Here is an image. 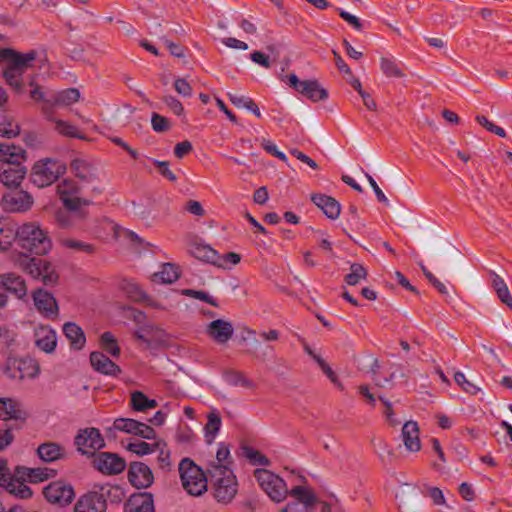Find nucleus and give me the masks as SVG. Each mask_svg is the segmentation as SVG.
Returning a JSON list of instances; mask_svg holds the SVG:
<instances>
[{
	"instance_id": "f257e3e1",
	"label": "nucleus",
	"mask_w": 512,
	"mask_h": 512,
	"mask_svg": "<svg viewBox=\"0 0 512 512\" xmlns=\"http://www.w3.org/2000/svg\"><path fill=\"white\" fill-rule=\"evenodd\" d=\"M26 151L14 144H0V181L7 187H17L26 174L23 161Z\"/></svg>"
},
{
	"instance_id": "f03ea898",
	"label": "nucleus",
	"mask_w": 512,
	"mask_h": 512,
	"mask_svg": "<svg viewBox=\"0 0 512 512\" xmlns=\"http://www.w3.org/2000/svg\"><path fill=\"white\" fill-rule=\"evenodd\" d=\"M37 52L34 50L28 53H18L12 49H0V61H6L7 67L4 70V77L7 83L16 91L20 92L23 87L22 74L31 67L36 59Z\"/></svg>"
},
{
	"instance_id": "7ed1b4c3",
	"label": "nucleus",
	"mask_w": 512,
	"mask_h": 512,
	"mask_svg": "<svg viewBox=\"0 0 512 512\" xmlns=\"http://www.w3.org/2000/svg\"><path fill=\"white\" fill-rule=\"evenodd\" d=\"M207 471L216 501L223 504L230 503L238 492V482L232 470L229 467L212 466Z\"/></svg>"
},
{
	"instance_id": "20e7f679",
	"label": "nucleus",
	"mask_w": 512,
	"mask_h": 512,
	"mask_svg": "<svg viewBox=\"0 0 512 512\" xmlns=\"http://www.w3.org/2000/svg\"><path fill=\"white\" fill-rule=\"evenodd\" d=\"M19 245L35 254L44 255L52 248V241L47 232L36 223H26L17 231Z\"/></svg>"
},
{
	"instance_id": "39448f33",
	"label": "nucleus",
	"mask_w": 512,
	"mask_h": 512,
	"mask_svg": "<svg viewBox=\"0 0 512 512\" xmlns=\"http://www.w3.org/2000/svg\"><path fill=\"white\" fill-rule=\"evenodd\" d=\"M15 265L35 279H41L45 285L57 282L58 275L46 260L20 254L14 259Z\"/></svg>"
},
{
	"instance_id": "423d86ee",
	"label": "nucleus",
	"mask_w": 512,
	"mask_h": 512,
	"mask_svg": "<svg viewBox=\"0 0 512 512\" xmlns=\"http://www.w3.org/2000/svg\"><path fill=\"white\" fill-rule=\"evenodd\" d=\"M66 171V165L54 158L38 160L31 171V181L39 188H44L54 183Z\"/></svg>"
},
{
	"instance_id": "0eeeda50",
	"label": "nucleus",
	"mask_w": 512,
	"mask_h": 512,
	"mask_svg": "<svg viewBox=\"0 0 512 512\" xmlns=\"http://www.w3.org/2000/svg\"><path fill=\"white\" fill-rule=\"evenodd\" d=\"M179 474L183 487L194 496L207 490V478L204 472L190 459H182L179 463Z\"/></svg>"
},
{
	"instance_id": "6e6552de",
	"label": "nucleus",
	"mask_w": 512,
	"mask_h": 512,
	"mask_svg": "<svg viewBox=\"0 0 512 512\" xmlns=\"http://www.w3.org/2000/svg\"><path fill=\"white\" fill-rule=\"evenodd\" d=\"M254 476L261 489L275 502L283 501L290 492L285 481L269 470L256 469Z\"/></svg>"
},
{
	"instance_id": "1a4fd4ad",
	"label": "nucleus",
	"mask_w": 512,
	"mask_h": 512,
	"mask_svg": "<svg viewBox=\"0 0 512 512\" xmlns=\"http://www.w3.org/2000/svg\"><path fill=\"white\" fill-rule=\"evenodd\" d=\"M289 494L294 500L287 503L279 512H313L319 502L313 490L307 486H294Z\"/></svg>"
},
{
	"instance_id": "9d476101",
	"label": "nucleus",
	"mask_w": 512,
	"mask_h": 512,
	"mask_svg": "<svg viewBox=\"0 0 512 512\" xmlns=\"http://www.w3.org/2000/svg\"><path fill=\"white\" fill-rule=\"evenodd\" d=\"M75 444L82 454L94 455L96 450L105 446L104 439L97 428H86L80 430L75 437Z\"/></svg>"
},
{
	"instance_id": "9b49d317",
	"label": "nucleus",
	"mask_w": 512,
	"mask_h": 512,
	"mask_svg": "<svg viewBox=\"0 0 512 512\" xmlns=\"http://www.w3.org/2000/svg\"><path fill=\"white\" fill-rule=\"evenodd\" d=\"M57 192L65 208L75 209L88 205V201L78 196L79 186L74 180L64 179L57 185Z\"/></svg>"
},
{
	"instance_id": "f8f14e48",
	"label": "nucleus",
	"mask_w": 512,
	"mask_h": 512,
	"mask_svg": "<svg viewBox=\"0 0 512 512\" xmlns=\"http://www.w3.org/2000/svg\"><path fill=\"white\" fill-rule=\"evenodd\" d=\"M93 466L103 474L116 475L124 471L126 463L115 453L101 452L94 455Z\"/></svg>"
},
{
	"instance_id": "ddd939ff",
	"label": "nucleus",
	"mask_w": 512,
	"mask_h": 512,
	"mask_svg": "<svg viewBox=\"0 0 512 512\" xmlns=\"http://www.w3.org/2000/svg\"><path fill=\"white\" fill-rule=\"evenodd\" d=\"M113 428L117 431L140 436L152 440L156 438L155 430L149 425L131 418H117L113 422Z\"/></svg>"
},
{
	"instance_id": "4468645a",
	"label": "nucleus",
	"mask_w": 512,
	"mask_h": 512,
	"mask_svg": "<svg viewBox=\"0 0 512 512\" xmlns=\"http://www.w3.org/2000/svg\"><path fill=\"white\" fill-rule=\"evenodd\" d=\"M43 494L50 503L61 506L69 504L74 498L72 486L61 481L50 483L44 488Z\"/></svg>"
},
{
	"instance_id": "2eb2a0df",
	"label": "nucleus",
	"mask_w": 512,
	"mask_h": 512,
	"mask_svg": "<svg viewBox=\"0 0 512 512\" xmlns=\"http://www.w3.org/2000/svg\"><path fill=\"white\" fill-rule=\"evenodd\" d=\"M129 482L137 489H145L152 485L154 475L151 468L143 462H132L128 469Z\"/></svg>"
},
{
	"instance_id": "dca6fc26",
	"label": "nucleus",
	"mask_w": 512,
	"mask_h": 512,
	"mask_svg": "<svg viewBox=\"0 0 512 512\" xmlns=\"http://www.w3.org/2000/svg\"><path fill=\"white\" fill-rule=\"evenodd\" d=\"M32 203L31 195L23 190H12L3 196V206L10 212L26 211L31 207Z\"/></svg>"
},
{
	"instance_id": "f3484780",
	"label": "nucleus",
	"mask_w": 512,
	"mask_h": 512,
	"mask_svg": "<svg viewBox=\"0 0 512 512\" xmlns=\"http://www.w3.org/2000/svg\"><path fill=\"white\" fill-rule=\"evenodd\" d=\"M106 508V499L103 494L98 492L84 494L74 506L75 512H105Z\"/></svg>"
},
{
	"instance_id": "a211bd4d",
	"label": "nucleus",
	"mask_w": 512,
	"mask_h": 512,
	"mask_svg": "<svg viewBox=\"0 0 512 512\" xmlns=\"http://www.w3.org/2000/svg\"><path fill=\"white\" fill-rule=\"evenodd\" d=\"M33 301L36 309L46 318L53 319L58 315V305L49 292L38 289L33 292Z\"/></svg>"
},
{
	"instance_id": "6ab92c4d",
	"label": "nucleus",
	"mask_w": 512,
	"mask_h": 512,
	"mask_svg": "<svg viewBox=\"0 0 512 512\" xmlns=\"http://www.w3.org/2000/svg\"><path fill=\"white\" fill-rule=\"evenodd\" d=\"M0 289L9 292L20 300L27 296L25 280L13 272L0 274Z\"/></svg>"
},
{
	"instance_id": "aec40b11",
	"label": "nucleus",
	"mask_w": 512,
	"mask_h": 512,
	"mask_svg": "<svg viewBox=\"0 0 512 512\" xmlns=\"http://www.w3.org/2000/svg\"><path fill=\"white\" fill-rule=\"evenodd\" d=\"M233 333L234 328L231 322L223 319L213 320L206 327V334L218 344L227 343Z\"/></svg>"
},
{
	"instance_id": "412c9836",
	"label": "nucleus",
	"mask_w": 512,
	"mask_h": 512,
	"mask_svg": "<svg viewBox=\"0 0 512 512\" xmlns=\"http://www.w3.org/2000/svg\"><path fill=\"white\" fill-rule=\"evenodd\" d=\"M35 344L45 353H51L57 345L56 332L49 326H39L35 329Z\"/></svg>"
},
{
	"instance_id": "4be33fe9",
	"label": "nucleus",
	"mask_w": 512,
	"mask_h": 512,
	"mask_svg": "<svg viewBox=\"0 0 512 512\" xmlns=\"http://www.w3.org/2000/svg\"><path fill=\"white\" fill-rule=\"evenodd\" d=\"M402 438L405 448L410 452L421 450V441L419 438V426L415 421H406L402 427Z\"/></svg>"
},
{
	"instance_id": "5701e85b",
	"label": "nucleus",
	"mask_w": 512,
	"mask_h": 512,
	"mask_svg": "<svg viewBox=\"0 0 512 512\" xmlns=\"http://www.w3.org/2000/svg\"><path fill=\"white\" fill-rule=\"evenodd\" d=\"M125 512H154L153 496L151 493H136L129 498Z\"/></svg>"
},
{
	"instance_id": "b1692460",
	"label": "nucleus",
	"mask_w": 512,
	"mask_h": 512,
	"mask_svg": "<svg viewBox=\"0 0 512 512\" xmlns=\"http://www.w3.org/2000/svg\"><path fill=\"white\" fill-rule=\"evenodd\" d=\"M386 79L396 80V83H393V89L395 91H402L406 87L404 68L394 57L386 58Z\"/></svg>"
},
{
	"instance_id": "393cba45",
	"label": "nucleus",
	"mask_w": 512,
	"mask_h": 512,
	"mask_svg": "<svg viewBox=\"0 0 512 512\" xmlns=\"http://www.w3.org/2000/svg\"><path fill=\"white\" fill-rule=\"evenodd\" d=\"M92 367L104 375L116 376L120 373V368L106 355L101 352H92L90 355Z\"/></svg>"
},
{
	"instance_id": "a878e982",
	"label": "nucleus",
	"mask_w": 512,
	"mask_h": 512,
	"mask_svg": "<svg viewBox=\"0 0 512 512\" xmlns=\"http://www.w3.org/2000/svg\"><path fill=\"white\" fill-rule=\"evenodd\" d=\"M27 416L22 405L13 399H0V419L3 420H23Z\"/></svg>"
},
{
	"instance_id": "bb28decb",
	"label": "nucleus",
	"mask_w": 512,
	"mask_h": 512,
	"mask_svg": "<svg viewBox=\"0 0 512 512\" xmlns=\"http://www.w3.org/2000/svg\"><path fill=\"white\" fill-rule=\"evenodd\" d=\"M313 203L318 206L330 219H336L340 214V204L332 197L316 194L312 196Z\"/></svg>"
},
{
	"instance_id": "cd10ccee",
	"label": "nucleus",
	"mask_w": 512,
	"mask_h": 512,
	"mask_svg": "<svg viewBox=\"0 0 512 512\" xmlns=\"http://www.w3.org/2000/svg\"><path fill=\"white\" fill-rule=\"evenodd\" d=\"M85 217V212L83 211V207L75 208V209H64L59 210L55 214V219L58 225L62 228H71L74 227L77 221L83 219Z\"/></svg>"
},
{
	"instance_id": "c85d7f7f",
	"label": "nucleus",
	"mask_w": 512,
	"mask_h": 512,
	"mask_svg": "<svg viewBox=\"0 0 512 512\" xmlns=\"http://www.w3.org/2000/svg\"><path fill=\"white\" fill-rule=\"evenodd\" d=\"M191 254L202 261L214 264L216 266H223V263L219 261V255L216 250L206 244H195L191 248Z\"/></svg>"
},
{
	"instance_id": "c756f323",
	"label": "nucleus",
	"mask_w": 512,
	"mask_h": 512,
	"mask_svg": "<svg viewBox=\"0 0 512 512\" xmlns=\"http://www.w3.org/2000/svg\"><path fill=\"white\" fill-rule=\"evenodd\" d=\"M37 453L44 462H53L64 456V448L59 444L47 442L38 447Z\"/></svg>"
},
{
	"instance_id": "7c9ffc66",
	"label": "nucleus",
	"mask_w": 512,
	"mask_h": 512,
	"mask_svg": "<svg viewBox=\"0 0 512 512\" xmlns=\"http://www.w3.org/2000/svg\"><path fill=\"white\" fill-rule=\"evenodd\" d=\"M299 93L314 102L324 100L328 96L327 91L316 80H304Z\"/></svg>"
},
{
	"instance_id": "2f4dec72",
	"label": "nucleus",
	"mask_w": 512,
	"mask_h": 512,
	"mask_svg": "<svg viewBox=\"0 0 512 512\" xmlns=\"http://www.w3.org/2000/svg\"><path fill=\"white\" fill-rule=\"evenodd\" d=\"M71 169L76 177L84 182L91 183L96 178V169L84 160L72 161Z\"/></svg>"
},
{
	"instance_id": "473e14b6",
	"label": "nucleus",
	"mask_w": 512,
	"mask_h": 512,
	"mask_svg": "<svg viewBox=\"0 0 512 512\" xmlns=\"http://www.w3.org/2000/svg\"><path fill=\"white\" fill-rule=\"evenodd\" d=\"M63 333L74 349H81L84 346L85 335L77 324L72 322L65 323L63 326Z\"/></svg>"
},
{
	"instance_id": "72a5a7b5",
	"label": "nucleus",
	"mask_w": 512,
	"mask_h": 512,
	"mask_svg": "<svg viewBox=\"0 0 512 512\" xmlns=\"http://www.w3.org/2000/svg\"><path fill=\"white\" fill-rule=\"evenodd\" d=\"M120 289L132 301L142 302L147 298L141 287L133 280L123 279L120 283Z\"/></svg>"
},
{
	"instance_id": "f704fd0d",
	"label": "nucleus",
	"mask_w": 512,
	"mask_h": 512,
	"mask_svg": "<svg viewBox=\"0 0 512 512\" xmlns=\"http://www.w3.org/2000/svg\"><path fill=\"white\" fill-rule=\"evenodd\" d=\"M161 446H165V442L162 440H157L154 443L136 440L128 444V450L138 455H148L156 452Z\"/></svg>"
},
{
	"instance_id": "c9c22d12",
	"label": "nucleus",
	"mask_w": 512,
	"mask_h": 512,
	"mask_svg": "<svg viewBox=\"0 0 512 512\" xmlns=\"http://www.w3.org/2000/svg\"><path fill=\"white\" fill-rule=\"evenodd\" d=\"M14 365H17L16 367L18 369V375H12L14 378H35L39 373V366L33 360H19L15 362Z\"/></svg>"
},
{
	"instance_id": "e433bc0d",
	"label": "nucleus",
	"mask_w": 512,
	"mask_h": 512,
	"mask_svg": "<svg viewBox=\"0 0 512 512\" xmlns=\"http://www.w3.org/2000/svg\"><path fill=\"white\" fill-rule=\"evenodd\" d=\"M221 426L222 420L219 413L215 409L211 410L210 413L207 415V423L204 427L205 437L208 439V441H212L215 439Z\"/></svg>"
},
{
	"instance_id": "4c0bfd02",
	"label": "nucleus",
	"mask_w": 512,
	"mask_h": 512,
	"mask_svg": "<svg viewBox=\"0 0 512 512\" xmlns=\"http://www.w3.org/2000/svg\"><path fill=\"white\" fill-rule=\"evenodd\" d=\"M154 281L161 283H173L179 277L177 268L170 263L162 265L160 272L154 274Z\"/></svg>"
},
{
	"instance_id": "58836bf2",
	"label": "nucleus",
	"mask_w": 512,
	"mask_h": 512,
	"mask_svg": "<svg viewBox=\"0 0 512 512\" xmlns=\"http://www.w3.org/2000/svg\"><path fill=\"white\" fill-rule=\"evenodd\" d=\"M15 239H17L16 231L10 227L9 223L0 221V251L7 249Z\"/></svg>"
},
{
	"instance_id": "ea45409f",
	"label": "nucleus",
	"mask_w": 512,
	"mask_h": 512,
	"mask_svg": "<svg viewBox=\"0 0 512 512\" xmlns=\"http://www.w3.org/2000/svg\"><path fill=\"white\" fill-rule=\"evenodd\" d=\"M242 456L251 462L253 465L268 466L269 459L258 450L249 446L242 447Z\"/></svg>"
},
{
	"instance_id": "a19ab883",
	"label": "nucleus",
	"mask_w": 512,
	"mask_h": 512,
	"mask_svg": "<svg viewBox=\"0 0 512 512\" xmlns=\"http://www.w3.org/2000/svg\"><path fill=\"white\" fill-rule=\"evenodd\" d=\"M80 92L76 88H68L57 93L55 104L61 106H69L78 101Z\"/></svg>"
},
{
	"instance_id": "79ce46f5",
	"label": "nucleus",
	"mask_w": 512,
	"mask_h": 512,
	"mask_svg": "<svg viewBox=\"0 0 512 512\" xmlns=\"http://www.w3.org/2000/svg\"><path fill=\"white\" fill-rule=\"evenodd\" d=\"M225 381L232 386H239L243 388H251L252 382L247 379L241 372L230 370L224 373Z\"/></svg>"
},
{
	"instance_id": "37998d69",
	"label": "nucleus",
	"mask_w": 512,
	"mask_h": 512,
	"mask_svg": "<svg viewBox=\"0 0 512 512\" xmlns=\"http://www.w3.org/2000/svg\"><path fill=\"white\" fill-rule=\"evenodd\" d=\"M6 489L9 493L21 499H27L32 495L31 489L26 484L18 480H11L8 482Z\"/></svg>"
},
{
	"instance_id": "c03bdc74",
	"label": "nucleus",
	"mask_w": 512,
	"mask_h": 512,
	"mask_svg": "<svg viewBox=\"0 0 512 512\" xmlns=\"http://www.w3.org/2000/svg\"><path fill=\"white\" fill-rule=\"evenodd\" d=\"M19 134V126L13 120L6 116L0 117V135L6 138H12Z\"/></svg>"
},
{
	"instance_id": "a18cd8bd",
	"label": "nucleus",
	"mask_w": 512,
	"mask_h": 512,
	"mask_svg": "<svg viewBox=\"0 0 512 512\" xmlns=\"http://www.w3.org/2000/svg\"><path fill=\"white\" fill-rule=\"evenodd\" d=\"M366 270L358 263H354L350 267V272L346 275L345 281L348 285H356L361 279L365 278Z\"/></svg>"
},
{
	"instance_id": "49530a36",
	"label": "nucleus",
	"mask_w": 512,
	"mask_h": 512,
	"mask_svg": "<svg viewBox=\"0 0 512 512\" xmlns=\"http://www.w3.org/2000/svg\"><path fill=\"white\" fill-rule=\"evenodd\" d=\"M102 348L114 357L120 354V348L117 345L115 337L110 332H105L101 336Z\"/></svg>"
},
{
	"instance_id": "de8ad7c7",
	"label": "nucleus",
	"mask_w": 512,
	"mask_h": 512,
	"mask_svg": "<svg viewBox=\"0 0 512 512\" xmlns=\"http://www.w3.org/2000/svg\"><path fill=\"white\" fill-rule=\"evenodd\" d=\"M163 334L162 330L154 327L153 325H145L135 331V337L139 340L149 342V338L157 337L160 338Z\"/></svg>"
},
{
	"instance_id": "09e8293b",
	"label": "nucleus",
	"mask_w": 512,
	"mask_h": 512,
	"mask_svg": "<svg viewBox=\"0 0 512 512\" xmlns=\"http://www.w3.org/2000/svg\"><path fill=\"white\" fill-rule=\"evenodd\" d=\"M229 457L230 450L228 449V447L223 443L219 444L216 453V459L210 462L208 468H212V466L228 467Z\"/></svg>"
},
{
	"instance_id": "8fccbe9b",
	"label": "nucleus",
	"mask_w": 512,
	"mask_h": 512,
	"mask_svg": "<svg viewBox=\"0 0 512 512\" xmlns=\"http://www.w3.org/2000/svg\"><path fill=\"white\" fill-rule=\"evenodd\" d=\"M55 129L58 133L73 138H82V136L78 133L77 128L63 120H55Z\"/></svg>"
},
{
	"instance_id": "3c124183",
	"label": "nucleus",
	"mask_w": 512,
	"mask_h": 512,
	"mask_svg": "<svg viewBox=\"0 0 512 512\" xmlns=\"http://www.w3.org/2000/svg\"><path fill=\"white\" fill-rule=\"evenodd\" d=\"M54 471L48 468H31L28 472V479L31 482H42L53 475Z\"/></svg>"
},
{
	"instance_id": "603ef678",
	"label": "nucleus",
	"mask_w": 512,
	"mask_h": 512,
	"mask_svg": "<svg viewBox=\"0 0 512 512\" xmlns=\"http://www.w3.org/2000/svg\"><path fill=\"white\" fill-rule=\"evenodd\" d=\"M61 244L69 249L77 250V251H84L87 253L93 252V247L87 243H84L79 240L70 239V238H62L60 240Z\"/></svg>"
},
{
	"instance_id": "864d4df0",
	"label": "nucleus",
	"mask_w": 512,
	"mask_h": 512,
	"mask_svg": "<svg viewBox=\"0 0 512 512\" xmlns=\"http://www.w3.org/2000/svg\"><path fill=\"white\" fill-rule=\"evenodd\" d=\"M454 380L466 393L475 395L479 391V388L467 380L462 372H456L454 374Z\"/></svg>"
},
{
	"instance_id": "5fc2aeb1",
	"label": "nucleus",
	"mask_w": 512,
	"mask_h": 512,
	"mask_svg": "<svg viewBox=\"0 0 512 512\" xmlns=\"http://www.w3.org/2000/svg\"><path fill=\"white\" fill-rule=\"evenodd\" d=\"M112 230L114 232V236L117 239H124L130 242H140L139 236L134 233L133 231H130L128 229H125L123 227H120L116 224H112Z\"/></svg>"
},
{
	"instance_id": "6e6d98bb",
	"label": "nucleus",
	"mask_w": 512,
	"mask_h": 512,
	"mask_svg": "<svg viewBox=\"0 0 512 512\" xmlns=\"http://www.w3.org/2000/svg\"><path fill=\"white\" fill-rule=\"evenodd\" d=\"M151 126L155 132L161 133L169 130L170 122L166 117L158 113H153L151 117Z\"/></svg>"
},
{
	"instance_id": "4d7b16f0",
	"label": "nucleus",
	"mask_w": 512,
	"mask_h": 512,
	"mask_svg": "<svg viewBox=\"0 0 512 512\" xmlns=\"http://www.w3.org/2000/svg\"><path fill=\"white\" fill-rule=\"evenodd\" d=\"M476 121L481 126L486 128L489 132H492V133H494L497 136L502 137V138H504L506 136V132H505V130L502 127H499V126L495 125L494 123L489 121L488 118H486L485 116H480V115L477 116L476 117Z\"/></svg>"
},
{
	"instance_id": "13d9d810",
	"label": "nucleus",
	"mask_w": 512,
	"mask_h": 512,
	"mask_svg": "<svg viewBox=\"0 0 512 512\" xmlns=\"http://www.w3.org/2000/svg\"><path fill=\"white\" fill-rule=\"evenodd\" d=\"M420 267H421L423 274L427 278V280L438 290L439 293H441L443 295L448 294V290H447L446 286L439 279H437L433 275V273L427 269L426 266H424L421 263Z\"/></svg>"
},
{
	"instance_id": "bf43d9fd",
	"label": "nucleus",
	"mask_w": 512,
	"mask_h": 512,
	"mask_svg": "<svg viewBox=\"0 0 512 512\" xmlns=\"http://www.w3.org/2000/svg\"><path fill=\"white\" fill-rule=\"evenodd\" d=\"M263 149L272 156L277 157L283 162L288 160L287 156L278 149L277 145L270 140L263 139L261 142Z\"/></svg>"
},
{
	"instance_id": "052dcab7",
	"label": "nucleus",
	"mask_w": 512,
	"mask_h": 512,
	"mask_svg": "<svg viewBox=\"0 0 512 512\" xmlns=\"http://www.w3.org/2000/svg\"><path fill=\"white\" fill-rule=\"evenodd\" d=\"M146 399L147 396L140 391H134L131 394V406L136 411L146 410Z\"/></svg>"
},
{
	"instance_id": "680f3d73",
	"label": "nucleus",
	"mask_w": 512,
	"mask_h": 512,
	"mask_svg": "<svg viewBox=\"0 0 512 512\" xmlns=\"http://www.w3.org/2000/svg\"><path fill=\"white\" fill-rule=\"evenodd\" d=\"M228 97L231 103L238 109L248 108L249 104H251L252 101L250 97L236 93H228Z\"/></svg>"
},
{
	"instance_id": "e2e57ef3",
	"label": "nucleus",
	"mask_w": 512,
	"mask_h": 512,
	"mask_svg": "<svg viewBox=\"0 0 512 512\" xmlns=\"http://www.w3.org/2000/svg\"><path fill=\"white\" fill-rule=\"evenodd\" d=\"M336 10L338 11L339 16L348 24H350L354 29H356L357 31H360L362 29V23L358 17L343 10L342 8H336Z\"/></svg>"
},
{
	"instance_id": "0e129e2a",
	"label": "nucleus",
	"mask_w": 512,
	"mask_h": 512,
	"mask_svg": "<svg viewBox=\"0 0 512 512\" xmlns=\"http://www.w3.org/2000/svg\"><path fill=\"white\" fill-rule=\"evenodd\" d=\"M176 92L183 97H190L192 95V87L184 78H178L174 82Z\"/></svg>"
},
{
	"instance_id": "69168bd1",
	"label": "nucleus",
	"mask_w": 512,
	"mask_h": 512,
	"mask_svg": "<svg viewBox=\"0 0 512 512\" xmlns=\"http://www.w3.org/2000/svg\"><path fill=\"white\" fill-rule=\"evenodd\" d=\"M163 101L175 115H181L183 113V105L174 96L167 95L163 98Z\"/></svg>"
},
{
	"instance_id": "338daca9",
	"label": "nucleus",
	"mask_w": 512,
	"mask_h": 512,
	"mask_svg": "<svg viewBox=\"0 0 512 512\" xmlns=\"http://www.w3.org/2000/svg\"><path fill=\"white\" fill-rule=\"evenodd\" d=\"M154 164L158 168L160 174L163 177L167 178L172 182L176 181L177 178L175 174L170 170L169 163L167 161L154 160Z\"/></svg>"
},
{
	"instance_id": "774afa93",
	"label": "nucleus",
	"mask_w": 512,
	"mask_h": 512,
	"mask_svg": "<svg viewBox=\"0 0 512 512\" xmlns=\"http://www.w3.org/2000/svg\"><path fill=\"white\" fill-rule=\"evenodd\" d=\"M359 364L363 370L367 369V371L371 372L372 374H375L376 368L379 367L378 360L374 358L372 355L364 356L360 360Z\"/></svg>"
}]
</instances>
